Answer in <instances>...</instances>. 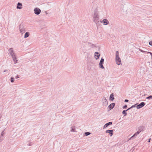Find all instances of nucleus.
Masks as SVG:
<instances>
[{"label": "nucleus", "instance_id": "nucleus-29", "mask_svg": "<svg viewBox=\"0 0 152 152\" xmlns=\"http://www.w3.org/2000/svg\"><path fill=\"white\" fill-rule=\"evenodd\" d=\"M139 50L140 51H141V52H142L144 53V52H146V51H144V50H142V49H140V48H139Z\"/></svg>", "mask_w": 152, "mask_h": 152}, {"label": "nucleus", "instance_id": "nucleus-9", "mask_svg": "<svg viewBox=\"0 0 152 152\" xmlns=\"http://www.w3.org/2000/svg\"><path fill=\"white\" fill-rule=\"evenodd\" d=\"M22 5L21 3L18 2L16 8L17 9H20L22 8Z\"/></svg>", "mask_w": 152, "mask_h": 152}, {"label": "nucleus", "instance_id": "nucleus-28", "mask_svg": "<svg viewBox=\"0 0 152 152\" xmlns=\"http://www.w3.org/2000/svg\"><path fill=\"white\" fill-rule=\"evenodd\" d=\"M3 136H0V142H1L3 140Z\"/></svg>", "mask_w": 152, "mask_h": 152}, {"label": "nucleus", "instance_id": "nucleus-13", "mask_svg": "<svg viewBox=\"0 0 152 152\" xmlns=\"http://www.w3.org/2000/svg\"><path fill=\"white\" fill-rule=\"evenodd\" d=\"M115 105V103H112L109 105L108 107L110 108V110H111L114 107Z\"/></svg>", "mask_w": 152, "mask_h": 152}, {"label": "nucleus", "instance_id": "nucleus-17", "mask_svg": "<svg viewBox=\"0 0 152 152\" xmlns=\"http://www.w3.org/2000/svg\"><path fill=\"white\" fill-rule=\"evenodd\" d=\"M34 11L35 14L37 15L39 14L41 12V10H34Z\"/></svg>", "mask_w": 152, "mask_h": 152}, {"label": "nucleus", "instance_id": "nucleus-22", "mask_svg": "<svg viewBox=\"0 0 152 152\" xmlns=\"http://www.w3.org/2000/svg\"><path fill=\"white\" fill-rule=\"evenodd\" d=\"M115 56H116V58H118L119 57V52H118V51H117L116 52V53H115Z\"/></svg>", "mask_w": 152, "mask_h": 152}, {"label": "nucleus", "instance_id": "nucleus-1", "mask_svg": "<svg viewBox=\"0 0 152 152\" xmlns=\"http://www.w3.org/2000/svg\"><path fill=\"white\" fill-rule=\"evenodd\" d=\"M93 13V21L96 24V25H97L99 24L100 21L99 18L100 13L97 10H94Z\"/></svg>", "mask_w": 152, "mask_h": 152}, {"label": "nucleus", "instance_id": "nucleus-4", "mask_svg": "<svg viewBox=\"0 0 152 152\" xmlns=\"http://www.w3.org/2000/svg\"><path fill=\"white\" fill-rule=\"evenodd\" d=\"M9 54L12 57H13L15 56V54L12 48H10L8 50Z\"/></svg>", "mask_w": 152, "mask_h": 152}, {"label": "nucleus", "instance_id": "nucleus-26", "mask_svg": "<svg viewBox=\"0 0 152 152\" xmlns=\"http://www.w3.org/2000/svg\"><path fill=\"white\" fill-rule=\"evenodd\" d=\"M43 12L45 13L46 15H49V14H50V13L48 12V11H45Z\"/></svg>", "mask_w": 152, "mask_h": 152}, {"label": "nucleus", "instance_id": "nucleus-2", "mask_svg": "<svg viewBox=\"0 0 152 152\" xmlns=\"http://www.w3.org/2000/svg\"><path fill=\"white\" fill-rule=\"evenodd\" d=\"M26 27L23 23L20 24L19 26V29L20 32L22 34L24 33L26 31Z\"/></svg>", "mask_w": 152, "mask_h": 152}, {"label": "nucleus", "instance_id": "nucleus-25", "mask_svg": "<svg viewBox=\"0 0 152 152\" xmlns=\"http://www.w3.org/2000/svg\"><path fill=\"white\" fill-rule=\"evenodd\" d=\"M146 99H152V95H150L146 98Z\"/></svg>", "mask_w": 152, "mask_h": 152}, {"label": "nucleus", "instance_id": "nucleus-7", "mask_svg": "<svg viewBox=\"0 0 152 152\" xmlns=\"http://www.w3.org/2000/svg\"><path fill=\"white\" fill-rule=\"evenodd\" d=\"M115 61L116 64L118 65H120L121 64V61L120 57L115 58Z\"/></svg>", "mask_w": 152, "mask_h": 152}, {"label": "nucleus", "instance_id": "nucleus-15", "mask_svg": "<svg viewBox=\"0 0 152 152\" xmlns=\"http://www.w3.org/2000/svg\"><path fill=\"white\" fill-rule=\"evenodd\" d=\"M114 99V94L113 93L111 94L110 96V100L111 101L113 100Z\"/></svg>", "mask_w": 152, "mask_h": 152}, {"label": "nucleus", "instance_id": "nucleus-39", "mask_svg": "<svg viewBox=\"0 0 152 152\" xmlns=\"http://www.w3.org/2000/svg\"><path fill=\"white\" fill-rule=\"evenodd\" d=\"M126 13H125V14H126V10H125V12Z\"/></svg>", "mask_w": 152, "mask_h": 152}, {"label": "nucleus", "instance_id": "nucleus-10", "mask_svg": "<svg viewBox=\"0 0 152 152\" xmlns=\"http://www.w3.org/2000/svg\"><path fill=\"white\" fill-rule=\"evenodd\" d=\"M103 104L106 106L108 104V102L105 97H103Z\"/></svg>", "mask_w": 152, "mask_h": 152}, {"label": "nucleus", "instance_id": "nucleus-20", "mask_svg": "<svg viewBox=\"0 0 152 152\" xmlns=\"http://www.w3.org/2000/svg\"><path fill=\"white\" fill-rule=\"evenodd\" d=\"M13 59V61L15 62V64H16L17 63V61H18V60H17L16 57V56L12 57Z\"/></svg>", "mask_w": 152, "mask_h": 152}, {"label": "nucleus", "instance_id": "nucleus-40", "mask_svg": "<svg viewBox=\"0 0 152 152\" xmlns=\"http://www.w3.org/2000/svg\"><path fill=\"white\" fill-rule=\"evenodd\" d=\"M105 13H104V14H103V15L104 16V15H105Z\"/></svg>", "mask_w": 152, "mask_h": 152}, {"label": "nucleus", "instance_id": "nucleus-12", "mask_svg": "<svg viewBox=\"0 0 152 152\" xmlns=\"http://www.w3.org/2000/svg\"><path fill=\"white\" fill-rule=\"evenodd\" d=\"M112 122H110L108 123H107L106 124L103 126V129H104V128H106L109 125H112Z\"/></svg>", "mask_w": 152, "mask_h": 152}, {"label": "nucleus", "instance_id": "nucleus-31", "mask_svg": "<svg viewBox=\"0 0 152 152\" xmlns=\"http://www.w3.org/2000/svg\"><path fill=\"white\" fill-rule=\"evenodd\" d=\"M147 53H149L151 55V58L152 59V53H151L150 52H147Z\"/></svg>", "mask_w": 152, "mask_h": 152}, {"label": "nucleus", "instance_id": "nucleus-21", "mask_svg": "<svg viewBox=\"0 0 152 152\" xmlns=\"http://www.w3.org/2000/svg\"><path fill=\"white\" fill-rule=\"evenodd\" d=\"M128 110H127V109L126 110H124L122 111V114L123 115H124V116H126L127 115V113H126V111Z\"/></svg>", "mask_w": 152, "mask_h": 152}, {"label": "nucleus", "instance_id": "nucleus-18", "mask_svg": "<svg viewBox=\"0 0 152 152\" xmlns=\"http://www.w3.org/2000/svg\"><path fill=\"white\" fill-rule=\"evenodd\" d=\"M71 131L72 132H75V126H72L71 127Z\"/></svg>", "mask_w": 152, "mask_h": 152}, {"label": "nucleus", "instance_id": "nucleus-19", "mask_svg": "<svg viewBox=\"0 0 152 152\" xmlns=\"http://www.w3.org/2000/svg\"><path fill=\"white\" fill-rule=\"evenodd\" d=\"M29 36V32H26L25 33L24 36V38H27V37H28Z\"/></svg>", "mask_w": 152, "mask_h": 152}, {"label": "nucleus", "instance_id": "nucleus-23", "mask_svg": "<svg viewBox=\"0 0 152 152\" xmlns=\"http://www.w3.org/2000/svg\"><path fill=\"white\" fill-rule=\"evenodd\" d=\"M91 133L89 132H86L84 133V135L86 136H87L89 135H90Z\"/></svg>", "mask_w": 152, "mask_h": 152}, {"label": "nucleus", "instance_id": "nucleus-16", "mask_svg": "<svg viewBox=\"0 0 152 152\" xmlns=\"http://www.w3.org/2000/svg\"><path fill=\"white\" fill-rule=\"evenodd\" d=\"M139 132H137L135 133L129 139V140H130L132 138L134 137L135 136H137V135H138L139 134Z\"/></svg>", "mask_w": 152, "mask_h": 152}, {"label": "nucleus", "instance_id": "nucleus-8", "mask_svg": "<svg viewBox=\"0 0 152 152\" xmlns=\"http://www.w3.org/2000/svg\"><path fill=\"white\" fill-rule=\"evenodd\" d=\"M100 56V54L97 52H96L95 53L94 56L96 60H97L99 59V56Z\"/></svg>", "mask_w": 152, "mask_h": 152}, {"label": "nucleus", "instance_id": "nucleus-34", "mask_svg": "<svg viewBox=\"0 0 152 152\" xmlns=\"http://www.w3.org/2000/svg\"><path fill=\"white\" fill-rule=\"evenodd\" d=\"M149 44L151 45H152V41L150 42H149Z\"/></svg>", "mask_w": 152, "mask_h": 152}, {"label": "nucleus", "instance_id": "nucleus-6", "mask_svg": "<svg viewBox=\"0 0 152 152\" xmlns=\"http://www.w3.org/2000/svg\"><path fill=\"white\" fill-rule=\"evenodd\" d=\"M102 23H103L104 25H107L109 23L108 20L106 19H104L102 21H100Z\"/></svg>", "mask_w": 152, "mask_h": 152}, {"label": "nucleus", "instance_id": "nucleus-38", "mask_svg": "<svg viewBox=\"0 0 152 152\" xmlns=\"http://www.w3.org/2000/svg\"><path fill=\"white\" fill-rule=\"evenodd\" d=\"M150 140H151V139L150 138L149 139L148 141V142H150Z\"/></svg>", "mask_w": 152, "mask_h": 152}, {"label": "nucleus", "instance_id": "nucleus-11", "mask_svg": "<svg viewBox=\"0 0 152 152\" xmlns=\"http://www.w3.org/2000/svg\"><path fill=\"white\" fill-rule=\"evenodd\" d=\"M113 130H107L106 131V133H109L110 136H112L113 135Z\"/></svg>", "mask_w": 152, "mask_h": 152}, {"label": "nucleus", "instance_id": "nucleus-33", "mask_svg": "<svg viewBox=\"0 0 152 152\" xmlns=\"http://www.w3.org/2000/svg\"><path fill=\"white\" fill-rule=\"evenodd\" d=\"M4 134V131H3L1 133V136H3Z\"/></svg>", "mask_w": 152, "mask_h": 152}, {"label": "nucleus", "instance_id": "nucleus-24", "mask_svg": "<svg viewBox=\"0 0 152 152\" xmlns=\"http://www.w3.org/2000/svg\"><path fill=\"white\" fill-rule=\"evenodd\" d=\"M137 104H135V105H133L132 106L130 107L129 108H128V109H127V110H130L132 108H133V107H135V106H136V105Z\"/></svg>", "mask_w": 152, "mask_h": 152}, {"label": "nucleus", "instance_id": "nucleus-14", "mask_svg": "<svg viewBox=\"0 0 152 152\" xmlns=\"http://www.w3.org/2000/svg\"><path fill=\"white\" fill-rule=\"evenodd\" d=\"M143 129V126H141L139 127L138 128V130L137 131L138 132H139V133L142 131Z\"/></svg>", "mask_w": 152, "mask_h": 152}, {"label": "nucleus", "instance_id": "nucleus-5", "mask_svg": "<svg viewBox=\"0 0 152 152\" xmlns=\"http://www.w3.org/2000/svg\"><path fill=\"white\" fill-rule=\"evenodd\" d=\"M145 104V103L144 102H142L139 104L137 106V108L138 109H139L143 107Z\"/></svg>", "mask_w": 152, "mask_h": 152}, {"label": "nucleus", "instance_id": "nucleus-35", "mask_svg": "<svg viewBox=\"0 0 152 152\" xmlns=\"http://www.w3.org/2000/svg\"><path fill=\"white\" fill-rule=\"evenodd\" d=\"M129 101V100L128 99H125V100L124 102H128Z\"/></svg>", "mask_w": 152, "mask_h": 152}, {"label": "nucleus", "instance_id": "nucleus-30", "mask_svg": "<svg viewBox=\"0 0 152 152\" xmlns=\"http://www.w3.org/2000/svg\"><path fill=\"white\" fill-rule=\"evenodd\" d=\"M127 107V105H125L124 107H123V108L124 109H125Z\"/></svg>", "mask_w": 152, "mask_h": 152}, {"label": "nucleus", "instance_id": "nucleus-32", "mask_svg": "<svg viewBox=\"0 0 152 152\" xmlns=\"http://www.w3.org/2000/svg\"><path fill=\"white\" fill-rule=\"evenodd\" d=\"M10 70H9V69H6V70H4V71L3 72H7V71H9V72L10 71Z\"/></svg>", "mask_w": 152, "mask_h": 152}, {"label": "nucleus", "instance_id": "nucleus-27", "mask_svg": "<svg viewBox=\"0 0 152 152\" xmlns=\"http://www.w3.org/2000/svg\"><path fill=\"white\" fill-rule=\"evenodd\" d=\"M13 77H11V82L12 83H13L14 82V79Z\"/></svg>", "mask_w": 152, "mask_h": 152}, {"label": "nucleus", "instance_id": "nucleus-36", "mask_svg": "<svg viewBox=\"0 0 152 152\" xmlns=\"http://www.w3.org/2000/svg\"><path fill=\"white\" fill-rule=\"evenodd\" d=\"M15 78L16 79H17V78H19V77H18V75H17V76H16L15 77Z\"/></svg>", "mask_w": 152, "mask_h": 152}, {"label": "nucleus", "instance_id": "nucleus-3", "mask_svg": "<svg viewBox=\"0 0 152 152\" xmlns=\"http://www.w3.org/2000/svg\"><path fill=\"white\" fill-rule=\"evenodd\" d=\"M104 61V59L103 58H102L99 64V67L101 69H103L104 68V67L103 65Z\"/></svg>", "mask_w": 152, "mask_h": 152}, {"label": "nucleus", "instance_id": "nucleus-37", "mask_svg": "<svg viewBox=\"0 0 152 152\" xmlns=\"http://www.w3.org/2000/svg\"><path fill=\"white\" fill-rule=\"evenodd\" d=\"M34 10H40V9L37 7H36V8H34Z\"/></svg>", "mask_w": 152, "mask_h": 152}]
</instances>
